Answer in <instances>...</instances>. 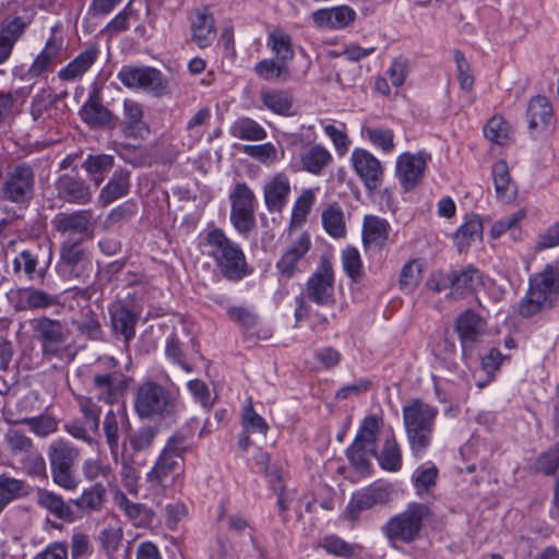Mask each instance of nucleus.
I'll return each instance as SVG.
<instances>
[{"label":"nucleus","instance_id":"1","mask_svg":"<svg viewBox=\"0 0 559 559\" xmlns=\"http://www.w3.org/2000/svg\"><path fill=\"white\" fill-rule=\"evenodd\" d=\"M439 411L420 399L411 401L403 407V424L415 459H421L432 444L436 418Z\"/></svg>","mask_w":559,"mask_h":559},{"label":"nucleus","instance_id":"2","mask_svg":"<svg viewBox=\"0 0 559 559\" xmlns=\"http://www.w3.org/2000/svg\"><path fill=\"white\" fill-rule=\"evenodd\" d=\"M207 254L213 259L219 274L229 282H240L252 273L240 246L229 239L222 229L206 234Z\"/></svg>","mask_w":559,"mask_h":559},{"label":"nucleus","instance_id":"3","mask_svg":"<svg viewBox=\"0 0 559 559\" xmlns=\"http://www.w3.org/2000/svg\"><path fill=\"white\" fill-rule=\"evenodd\" d=\"M435 520L436 514L428 504L411 502L404 511L390 518L381 532L393 546L396 543L412 544L421 537L425 525Z\"/></svg>","mask_w":559,"mask_h":559},{"label":"nucleus","instance_id":"4","mask_svg":"<svg viewBox=\"0 0 559 559\" xmlns=\"http://www.w3.org/2000/svg\"><path fill=\"white\" fill-rule=\"evenodd\" d=\"M559 299V271L547 264L543 272L530 278V288L521 302V314H535L552 310Z\"/></svg>","mask_w":559,"mask_h":559},{"label":"nucleus","instance_id":"5","mask_svg":"<svg viewBox=\"0 0 559 559\" xmlns=\"http://www.w3.org/2000/svg\"><path fill=\"white\" fill-rule=\"evenodd\" d=\"M193 449V445L188 443V435L185 431H176L167 439L153 467L146 474V480L154 486H165L169 478L179 474L186 453L192 452Z\"/></svg>","mask_w":559,"mask_h":559},{"label":"nucleus","instance_id":"6","mask_svg":"<svg viewBox=\"0 0 559 559\" xmlns=\"http://www.w3.org/2000/svg\"><path fill=\"white\" fill-rule=\"evenodd\" d=\"M47 456L53 483L66 490L76 489L80 483L75 472V465L80 457L79 448L70 441L59 438L48 445Z\"/></svg>","mask_w":559,"mask_h":559},{"label":"nucleus","instance_id":"7","mask_svg":"<svg viewBox=\"0 0 559 559\" xmlns=\"http://www.w3.org/2000/svg\"><path fill=\"white\" fill-rule=\"evenodd\" d=\"M134 408L141 418L166 417L174 414L176 399L163 385L148 381L138 389Z\"/></svg>","mask_w":559,"mask_h":559},{"label":"nucleus","instance_id":"8","mask_svg":"<svg viewBox=\"0 0 559 559\" xmlns=\"http://www.w3.org/2000/svg\"><path fill=\"white\" fill-rule=\"evenodd\" d=\"M118 79L128 88L143 90L158 97L166 95L169 88L167 79L153 67L124 66Z\"/></svg>","mask_w":559,"mask_h":559},{"label":"nucleus","instance_id":"9","mask_svg":"<svg viewBox=\"0 0 559 559\" xmlns=\"http://www.w3.org/2000/svg\"><path fill=\"white\" fill-rule=\"evenodd\" d=\"M92 210L60 212L51 221L56 231L66 237V241L83 242L92 237Z\"/></svg>","mask_w":559,"mask_h":559},{"label":"nucleus","instance_id":"10","mask_svg":"<svg viewBox=\"0 0 559 559\" xmlns=\"http://www.w3.org/2000/svg\"><path fill=\"white\" fill-rule=\"evenodd\" d=\"M33 329L35 336L41 344L44 355H57L70 334L66 324L49 317L34 319Z\"/></svg>","mask_w":559,"mask_h":559},{"label":"nucleus","instance_id":"11","mask_svg":"<svg viewBox=\"0 0 559 559\" xmlns=\"http://www.w3.org/2000/svg\"><path fill=\"white\" fill-rule=\"evenodd\" d=\"M35 174L31 166L21 164L15 166L3 185V197L15 203H23L32 199L34 194Z\"/></svg>","mask_w":559,"mask_h":559},{"label":"nucleus","instance_id":"12","mask_svg":"<svg viewBox=\"0 0 559 559\" xmlns=\"http://www.w3.org/2000/svg\"><path fill=\"white\" fill-rule=\"evenodd\" d=\"M307 297L318 304H329L334 295V273L330 260L323 257L319 266L307 281Z\"/></svg>","mask_w":559,"mask_h":559},{"label":"nucleus","instance_id":"13","mask_svg":"<svg viewBox=\"0 0 559 559\" xmlns=\"http://www.w3.org/2000/svg\"><path fill=\"white\" fill-rule=\"evenodd\" d=\"M350 162L356 175L368 191L377 190L383 180V167L380 160L365 148H355Z\"/></svg>","mask_w":559,"mask_h":559},{"label":"nucleus","instance_id":"14","mask_svg":"<svg viewBox=\"0 0 559 559\" xmlns=\"http://www.w3.org/2000/svg\"><path fill=\"white\" fill-rule=\"evenodd\" d=\"M127 426L120 452L134 457L146 459L145 453L152 449L158 435V428L145 425L132 430L128 421Z\"/></svg>","mask_w":559,"mask_h":559},{"label":"nucleus","instance_id":"15","mask_svg":"<svg viewBox=\"0 0 559 559\" xmlns=\"http://www.w3.org/2000/svg\"><path fill=\"white\" fill-rule=\"evenodd\" d=\"M427 166L426 155L423 153H403L396 160V176L405 191L416 187L423 179Z\"/></svg>","mask_w":559,"mask_h":559},{"label":"nucleus","instance_id":"16","mask_svg":"<svg viewBox=\"0 0 559 559\" xmlns=\"http://www.w3.org/2000/svg\"><path fill=\"white\" fill-rule=\"evenodd\" d=\"M454 331L459 335L462 354L466 355L488 334V325L484 317H457Z\"/></svg>","mask_w":559,"mask_h":559},{"label":"nucleus","instance_id":"17","mask_svg":"<svg viewBox=\"0 0 559 559\" xmlns=\"http://www.w3.org/2000/svg\"><path fill=\"white\" fill-rule=\"evenodd\" d=\"M391 491L384 486H369L353 493L346 508L347 518L355 522L361 511L369 510L377 504H385L390 500Z\"/></svg>","mask_w":559,"mask_h":559},{"label":"nucleus","instance_id":"18","mask_svg":"<svg viewBox=\"0 0 559 559\" xmlns=\"http://www.w3.org/2000/svg\"><path fill=\"white\" fill-rule=\"evenodd\" d=\"M80 116L92 128H115L117 122V117L104 106L98 90L90 93L80 110Z\"/></svg>","mask_w":559,"mask_h":559},{"label":"nucleus","instance_id":"19","mask_svg":"<svg viewBox=\"0 0 559 559\" xmlns=\"http://www.w3.org/2000/svg\"><path fill=\"white\" fill-rule=\"evenodd\" d=\"M311 248V240L307 233L300 234L284 251L276 262V269L283 277L292 278L299 272L298 263L305 258Z\"/></svg>","mask_w":559,"mask_h":559},{"label":"nucleus","instance_id":"20","mask_svg":"<svg viewBox=\"0 0 559 559\" xmlns=\"http://www.w3.org/2000/svg\"><path fill=\"white\" fill-rule=\"evenodd\" d=\"M376 454L377 448L360 442V439H354L345 450L350 467L360 478H366L373 473L371 457H376Z\"/></svg>","mask_w":559,"mask_h":559},{"label":"nucleus","instance_id":"21","mask_svg":"<svg viewBox=\"0 0 559 559\" xmlns=\"http://www.w3.org/2000/svg\"><path fill=\"white\" fill-rule=\"evenodd\" d=\"M56 189L58 195L69 202L75 204H87L92 200V192L88 185L79 177L68 174L62 175L57 183Z\"/></svg>","mask_w":559,"mask_h":559},{"label":"nucleus","instance_id":"22","mask_svg":"<svg viewBox=\"0 0 559 559\" xmlns=\"http://www.w3.org/2000/svg\"><path fill=\"white\" fill-rule=\"evenodd\" d=\"M290 192V182L288 177L283 174L273 176L263 188L264 201L269 212H281L286 203Z\"/></svg>","mask_w":559,"mask_h":559},{"label":"nucleus","instance_id":"23","mask_svg":"<svg viewBox=\"0 0 559 559\" xmlns=\"http://www.w3.org/2000/svg\"><path fill=\"white\" fill-rule=\"evenodd\" d=\"M191 37L199 48H206L216 38V27L213 14L209 9H199L191 22Z\"/></svg>","mask_w":559,"mask_h":559},{"label":"nucleus","instance_id":"24","mask_svg":"<svg viewBox=\"0 0 559 559\" xmlns=\"http://www.w3.org/2000/svg\"><path fill=\"white\" fill-rule=\"evenodd\" d=\"M38 250H40V247L37 249H24L20 251L12 262L13 273L15 275L23 273L28 281H34L36 278L43 280L46 274V269L51 260V249L48 248V261L46 266L40 269H37L39 263Z\"/></svg>","mask_w":559,"mask_h":559},{"label":"nucleus","instance_id":"25","mask_svg":"<svg viewBox=\"0 0 559 559\" xmlns=\"http://www.w3.org/2000/svg\"><path fill=\"white\" fill-rule=\"evenodd\" d=\"M450 295L452 297L472 294L483 286L481 274L473 266H466L460 271L450 272Z\"/></svg>","mask_w":559,"mask_h":559},{"label":"nucleus","instance_id":"26","mask_svg":"<svg viewBox=\"0 0 559 559\" xmlns=\"http://www.w3.org/2000/svg\"><path fill=\"white\" fill-rule=\"evenodd\" d=\"M355 11L347 7H334L330 9H320L313 12L312 20L316 25L328 28H343L355 20Z\"/></svg>","mask_w":559,"mask_h":559},{"label":"nucleus","instance_id":"27","mask_svg":"<svg viewBox=\"0 0 559 559\" xmlns=\"http://www.w3.org/2000/svg\"><path fill=\"white\" fill-rule=\"evenodd\" d=\"M37 503L49 511L55 518L71 523L76 516L71 508L72 503H67L60 495L39 488L37 491Z\"/></svg>","mask_w":559,"mask_h":559},{"label":"nucleus","instance_id":"28","mask_svg":"<svg viewBox=\"0 0 559 559\" xmlns=\"http://www.w3.org/2000/svg\"><path fill=\"white\" fill-rule=\"evenodd\" d=\"M491 175L498 199L503 203L514 201L518 194V187L511 179L507 162H496L492 165Z\"/></svg>","mask_w":559,"mask_h":559},{"label":"nucleus","instance_id":"29","mask_svg":"<svg viewBox=\"0 0 559 559\" xmlns=\"http://www.w3.org/2000/svg\"><path fill=\"white\" fill-rule=\"evenodd\" d=\"M390 224L374 215H366L362 224V241L366 247L383 248L389 239Z\"/></svg>","mask_w":559,"mask_h":559},{"label":"nucleus","instance_id":"30","mask_svg":"<svg viewBox=\"0 0 559 559\" xmlns=\"http://www.w3.org/2000/svg\"><path fill=\"white\" fill-rule=\"evenodd\" d=\"M376 459L379 466L386 472L396 473L403 466V453L394 433H391L383 441L380 451L377 450Z\"/></svg>","mask_w":559,"mask_h":559},{"label":"nucleus","instance_id":"31","mask_svg":"<svg viewBox=\"0 0 559 559\" xmlns=\"http://www.w3.org/2000/svg\"><path fill=\"white\" fill-rule=\"evenodd\" d=\"M530 130L548 127L554 118L552 105L545 96H535L528 102L526 109Z\"/></svg>","mask_w":559,"mask_h":559},{"label":"nucleus","instance_id":"32","mask_svg":"<svg viewBox=\"0 0 559 559\" xmlns=\"http://www.w3.org/2000/svg\"><path fill=\"white\" fill-rule=\"evenodd\" d=\"M107 490L102 483H95L85 488L82 495L76 499H71L70 503L83 513L90 514L100 511L106 502Z\"/></svg>","mask_w":559,"mask_h":559},{"label":"nucleus","instance_id":"33","mask_svg":"<svg viewBox=\"0 0 559 559\" xmlns=\"http://www.w3.org/2000/svg\"><path fill=\"white\" fill-rule=\"evenodd\" d=\"M31 492V486L22 479L0 474V512L14 500L25 498Z\"/></svg>","mask_w":559,"mask_h":559},{"label":"nucleus","instance_id":"34","mask_svg":"<svg viewBox=\"0 0 559 559\" xmlns=\"http://www.w3.org/2000/svg\"><path fill=\"white\" fill-rule=\"evenodd\" d=\"M117 504L134 526L148 527L152 525L155 512L145 504L133 502L123 493L117 498Z\"/></svg>","mask_w":559,"mask_h":559},{"label":"nucleus","instance_id":"35","mask_svg":"<svg viewBox=\"0 0 559 559\" xmlns=\"http://www.w3.org/2000/svg\"><path fill=\"white\" fill-rule=\"evenodd\" d=\"M98 49L90 46L75 57L67 67L58 72V78L62 81H72L83 75L96 61Z\"/></svg>","mask_w":559,"mask_h":559},{"label":"nucleus","instance_id":"36","mask_svg":"<svg viewBox=\"0 0 559 559\" xmlns=\"http://www.w3.org/2000/svg\"><path fill=\"white\" fill-rule=\"evenodd\" d=\"M118 462L121 465L120 476L124 487L129 492H136L141 468L146 465L147 459L134 457L120 452Z\"/></svg>","mask_w":559,"mask_h":559},{"label":"nucleus","instance_id":"37","mask_svg":"<svg viewBox=\"0 0 559 559\" xmlns=\"http://www.w3.org/2000/svg\"><path fill=\"white\" fill-rule=\"evenodd\" d=\"M263 105L277 115L286 116L293 106V94L287 90L263 88L260 92Z\"/></svg>","mask_w":559,"mask_h":559},{"label":"nucleus","instance_id":"38","mask_svg":"<svg viewBox=\"0 0 559 559\" xmlns=\"http://www.w3.org/2000/svg\"><path fill=\"white\" fill-rule=\"evenodd\" d=\"M25 27L26 23L23 21V19L15 17L0 31V64L9 59L14 44L22 36Z\"/></svg>","mask_w":559,"mask_h":559},{"label":"nucleus","instance_id":"39","mask_svg":"<svg viewBox=\"0 0 559 559\" xmlns=\"http://www.w3.org/2000/svg\"><path fill=\"white\" fill-rule=\"evenodd\" d=\"M124 112V129L123 132L127 136L138 138L147 131L146 124L143 121V110L140 104L134 100L126 99L123 104Z\"/></svg>","mask_w":559,"mask_h":559},{"label":"nucleus","instance_id":"40","mask_svg":"<svg viewBox=\"0 0 559 559\" xmlns=\"http://www.w3.org/2000/svg\"><path fill=\"white\" fill-rule=\"evenodd\" d=\"M300 159L304 169L319 175L332 162V155L325 147L316 144L306 150L301 154Z\"/></svg>","mask_w":559,"mask_h":559},{"label":"nucleus","instance_id":"41","mask_svg":"<svg viewBox=\"0 0 559 559\" xmlns=\"http://www.w3.org/2000/svg\"><path fill=\"white\" fill-rule=\"evenodd\" d=\"M129 177L130 173L128 170H116L109 182L100 191V200L105 204H109L126 195L129 190Z\"/></svg>","mask_w":559,"mask_h":559},{"label":"nucleus","instance_id":"42","mask_svg":"<svg viewBox=\"0 0 559 559\" xmlns=\"http://www.w3.org/2000/svg\"><path fill=\"white\" fill-rule=\"evenodd\" d=\"M58 305V297L39 289H27L21 294L17 310H40Z\"/></svg>","mask_w":559,"mask_h":559},{"label":"nucleus","instance_id":"43","mask_svg":"<svg viewBox=\"0 0 559 559\" xmlns=\"http://www.w3.org/2000/svg\"><path fill=\"white\" fill-rule=\"evenodd\" d=\"M257 75L265 81L278 79L287 80L290 76L288 63L280 59H263L254 66Z\"/></svg>","mask_w":559,"mask_h":559},{"label":"nucleus","instance_id":"44","mask_svg":"<svg viewBox=\"0 0 559 559\" xmlns=\"http://www.w3.org/2000/svg\"><path fill=\"white\" fill-rule=\"evenodd\" d=\"M318 546L324 549L329 555L343 559H352L356 548H359L358 545L349 544L334 534L323 536L319 540Z\"/></svg>","mask_w":559,"mask_h":559},{"label":"nucleus","instance_id":"45","mask_svg":"<svg viewBox=\"0 0 559 559\" xmlns=\"http://www.w3.org/2000/svg\"><path fill=\"white\" fill-rule=\"evenodd\" d=\"M235 138L247 141H261L266 138V131L250 118H240L231 127Z\"/></svg>","mask_w":559,"mask_h":559},{"label":"nucleus","instance_id":"46","mask_svg":"<svg viewBox=\"0 0 559 559\" xmlns=\"http://www.w3.org/2000/svg\"><path fill=\"white\" fill-rule=\"evenodd\" d=\"M267 46L276 55L277 59L286 63H288V61L294 58L292 38L281 29H275L270 33L267 38Z\"/></svg>","mask_w":559,"mask_h":559},{"label":"nucleus","instance_id":"47","mask_svg":"<svg viewBox=\"0 0 559 559\" xmlns=\"http://www.w3.org/2000/svg\"><path fill=\"white\" fill-rule=\"evenodd\" d=\"M61 48V44L55 38H50L46 43L44 50L37 56L28 69V74L37 78L43 74L49 67L53 58L57 57Z\"/></svg>","mask_w":559,"mask_h":559},{"label":"nucleus","instance_id":"48","mask_svg":"<svg viewBox=\"0 0 559 559\" xmlns=\"http://www.w3.org/2000/svg\"><path fill=\"white\" fill-rule=\"evenodd\" d=\"M484 135L498 145H507L511 136L510 126L501 116H493L484 127Z\"/></svg>","mask_w":559,"mask_h":559},{"label":"nucleus","instance_id":"49","mask_svg":"<svg viewBox=\"0 0 559 559\" xmlns=\"http://www.w3.org/2000/svg\"><path fill=\"white\" fill-rule=\"evenodd\" d=\"M362 135L368 139L372 145L379 147L383 153H391L394 148V133L391 129L381 127H365Z\"/></svg>","mask_w":559,"mask_h":559},{"label":"nucleus","instance_id":"50","mask_svg":"<svg viewBox=\"0 0 559 559\" xmlns=\"http://www.w3.org/2000/svg\"><path fill=\"white\" fill-rule=\"evenodd\" d=\"M322 224L332 237L338 238L345 235L344 216L337 204H331L322 212Z\"/></svg>","mask_w":559,"mask_h":559},{"label":"nucleus","instance_id":"51","mask_svg":"<svg viewBox=\"0 0 559 559\" xmlns=\"http://www.w3.org/2000/svg\"><path fill=\"white\" fill-rule=\"evenodd\" d=\"M15 424L28 426L31 431L40 438H46L58 430L57 419L48 415L24 417L16 420Z\"/></svg>","mask_w":559,"mask_h":559},{"label":"nucleus","instance_id":"52","mask_svg":"<svg viewBox=\"0 0 559 559\" xmlns=\"http://www.w3.org/2000/svg\"><path fill=\"white\" fill-rule=\"evenodd\" d=\"M104 433L106 438V443L110 450V453L116 463H118V454H119V425L117 415L112 409H110L104 419Z\"/></svg>","mask_w":559,"mask_h":559},{"label":"nucleus","instance_id":"53","mask_svg":"<svg viewBox=\"0 0 559 559\" xmlns=\"http://www.w3.org/2000/svg\"><path fill=\"white\" fill-rule=\"evenodd\" d=\"M86 171L94 176L96 186H99L104 179V174L109 171L114 166V157L110 155H90L84 164Z\"/></svg>","mask_w":559,"mask_h":559},{"label":"nucleus","instance_id":"54","mask_svg":"<svg viewBox=\"0 0 559 559\" xmlns=\"http://www.w3.org/2000/svg\"><path fill=\"white\" fill-rule=\"evenodd\" d=\"M381 423L382 419L377 415L366 416L359 426L355 439H360V442L377 448Z\"/></svg>","mask_w":559,"mask_h":559},{"label":"nucleus","instance_id":"55","mask_svg":"<svg viewBox=\"0 0 559 559\" xmlns=\"http://www.w3.org/2000/svg\"><path fill=\"white\" fill-rule=\"evenodd\" d=\"M229 198L231 211H254L255 197L246 183H237Z\"/></svg>","mask_w":559,"mask_h":559},{"label":"nucleus","instance_id":"56","mask_svg":"<svg viewBox=\"0 0 559 559\" xmlns=\"http://www.w3.org/2000/svg\"><path fill=\"white\" fill-rule=\"evenodd\" d=\"M342 264L344 272L348 277L352 278L353 282H360L364 275V271L360 254L357 249L347 247L342 252Z\"/></svg>","mask_w":559,"mask_h":559},{"label":"nucleus","instance_id":"57","mask_svg":"<svg viewBox=\"0 0 559 559\" xmlns=\"http://www.w3.org/2000/svg\"><path fill=\"white\" fill-rule=\"evenodd\" d=\"M535 468L546 476H552L557 473L559 468V443L554 444L537 456Z\"/></svg>","mask_w":559,"mask_h":559},{"label":"nucleus","instance_id":"58","mask_svg":"<svg viewBox=\"0 0 559 559\" xmlns=\"http://www.w3.org/2000/svg\"><path fill=\"white\" fill-rule=\"evenodd\" d=\"M421 264L417 260L407 262L401 270L400 274V288L403 292H413L420 281Z\"/></svg>","mask_w":559,"mask_h":559},{"label":"nucleus","instance_id":"59","mask_svg":"<svg viewBox=\"0 0 559 559\" xmlns=\"http://www.w3.org/2000/svg\"><path fill=\"white\" fill-rule=\"evenodd\" d=\"M5 441L9 450L13 455L31 453L34 449L33 440L23 431L17 429H9L5 433Z\"/></svg>","mask_w":559,"mask_h":559},{"label":"nucleus","instance_id":"60","mask_svg":"<svg viewBox=\"0 0 559 559\" xmlns=\"http://www.w3.org/2000/svg\"><path fill=\"white\" fill-rule=\"evenodd\" d=\"M242 427L248 432H261L266 435L269 425L265 419L255 413L251 399L248 400V405L242 412Z\"/></svg>","mask_w":559,"mask_h":559},{"label":"nucleus","instance_id":"61","mask_svg":"<svg viewBox=\"0 0 559 559\" xmlns=\"http://www.w3.org/2000/svg\"><path fill=\"white\" fill-rule=\"evenodd\" d=\"M483 234V224L477 216L466 219V222L457 229L455 238L460 243L468 245Z\"/></svg>","mask_w":559,"mask_h":559},{"label":"nucleus","instance_id":"62","mask_svg":"<svg viewBox=\"0 0 559 559\" xmlns=\"http://www.w3.org/2000/svg\"><path fill=\"white\" fill-rule=\"evenodd\" d=\"M255 465L260 467V471L269 478L270 485L273 481L283 479L282 467L277 464H271L270 454L263 450H259L253 456Z\"/></svg>","mask_w":559,"mask_h":559},{"label":"nucleus","instance_id":"63","mask_svg":"<svg viewBox=\"0 0 559 559\" xmlns=\"http://www.w3.org/2000/svg\"><path fill=\"white\" fill-rule=\"evenodd\" d=\"M512 356L510 354H502L499 348L492 347L489 352L481 357V369L487 376H495L501 368L504 361H510Z\"/></svg>","mask_w":559,"mask_h":559},{"label":"nucleus","instance_id":"64","mask_svg":"<svg viewBox=\"0 0 559 559\" xmlns=\"http://www.w3.org/2000/svg\"><path fill=\"white\" fill-rule=\"evenodd\" d=\"M112 332L122 335L126 344L134 337L138 317H110Z\"/></svg>","mask_w":559,"mask_h":559}]
</instances>
